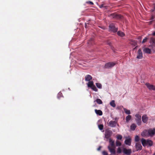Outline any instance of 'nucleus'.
<instances>
[{
  "mask_svg": "<svg viewBox=\"0 0 155 155\" xmlns=\"http://www.w3.org/2000/svg\"><path fill=\"white\" fill-rule=\"evenodd\" d=\"M117 63L115 62H110L106 63L104 66V68L106 69L111 68L115 65Z\"/></svg>",
  "mask_w": 155,
  "mask_h": 155,
  "instance_id": "nucleus-2",
  "label": "nucleus"
},
{
  "mask_svg": "<svg viewBox=\"0 0 155 155\" xmlns=\"http://www.w3.org/2000/svg\"><path fill=\"white\" fill-rule=\"evenodd\" d=\"M141 143L143 146H147V140H146L143 138H142L141 140Z\"/></svg>",
  "mask_w": 155,
  "mask_h": 155,
  "instance_id": "nucleus-20",
  "label": "nucleus"
},
{
  "mask_svg": "<svg viewBox=\"0 0 155 155\" xmlns=\"http://www.w3.org/2000/svg\"><path fill=\"white\" fill-rule=\"evenodd\" d=\"M136 127V125L134 124H132L130 127V129L134 130Z\"/></svg>",
  "mask_w": 155,
  "mask_h": 155,
  "instance_id": "nucleus-24",
  "label": "nucleus"
},
{
  "mask_svg": "<svg viewBox=\"0 0 155 155\" xmlns=\"http://www.w3.org/2000/svg\"><path fill=\"white\" fill-rule=\"evenodd\" d=\"M143 52L147 54H150L151 51L150 49L148 48H145L143 49Z\"/></svg>",
  "mask_w": 155,
  "mask_h": 155,
  "instance_id": "nucleus-17",
  "label": "nucleus"
},
{
  "mask_svg": "<svg viewBox=\"0 0 155 155\" xmlns=\"http://www.w3.org/2000/svg\"><path fill=\"white\" fill-rule=\"evenodd\" d=\"M131 138L130 137H128V138L125 141V143L126 145L130 146L131 144Z\"/></svg>",
  "mask_w": 155,
  "mask_h": 155,
  "instance_id": "nucleus-9",
  "label": "nucleus"
},
{
  "mask_svg": "<svg viewBox=\"0 0 155 155\" xmlns=\"http://www.w3.org/2000/svg\"><path fill=\"white\" fill-rule=\"evenodd\" d=\"M87 85L88 87L91 88L94 85L93 81H89L87 83Z\"/></svg>",
  "mask_w": 155,
  "mask_h": 155,
  "instance_id": "nucleus-23",
  "label": "nucleus"
},
{
  "mask_svg": "<svg viewBox=\"0 0 155 155\" xmlns=\"http://www.w3.org/2000/svg\"><path fill=\"white\" fill-rule=\"evenodd\" d=\"M137 47V46H136L134 48V50H135V49H136V48Z\"/></svg>",
  "mask_w": 155,
  "mask_h": 155,
  "instance_id": "nucleus-44",
  "label": "nucleus"
},
{
  "mask_svg": "<svg viewBox=\"0 0 155 155\" xmlns=\"http://www.w3.org/2000/svg\"><path fill=\"white\" fill-rule=\"evenodd\" d=\"M102 154L103 155H108L107 153L105 151L102 152Z\"/></svg>",
  "mask_w": 155,
  "mask_h": 155,
  "instance_id": "nucleus-38",
  "label": "nucleus"
},
{
  "mask_svg": "<svg viewBox=\"0 0 155 155\" xmlns=\"http://www.w3.org/2000/svg\"><path fill=\"white\" fill-rule=\"evenodd\" d=\"M110 30L114 32L117 31L118 28L115 26V24L114 23H112L110 24L109 26Z\"/></svg>",
  "mask_w": 155,
  "mask_h": 155,
  "instance_id": "nucleus-3",
  "label": "nucleus"
},
{
  "mask_svg": "<svg viewBox=\"0 0 155 155\" xmlns=\"http://www.w3.org/2000/svg\"><path fill=\"white\" fill-rule=\"evenodd\" d=\"M61 94H61V93L60 92V93H58V95H61Z\"/></svg>",
  "mask_w": 155,
  "mask_h": 155,
  "instance_id": "nucleus-45",
  "label": "nucleus"
},
{
  "mask_svg": "<svg viewBox=\"0 0 155 155\" xmlns=\"http://www.w3.org/2000/svg\"><path fill=\"white\" fill-rule=\"evenodd\" d=\"M95 101H96L97 103L99 104H101L103 103L102 101L99 98H97Z\"/></svg>",
  "mask_w": 155,
  "mask_h": 155,
  "instance_id": "nucleus-28",
  "label": "nucleus"
},
{
  "mask_svg": "<svg viewBox=\"0 0 155 155\" xmlns=\"http://www.w3.org/2000/svg\"><path fill=\"white\" fill-rule=\"evenodd\" d=\"M141 135L144 137H149L148 131L147 130H145L141 133Z\"/></svg>",
  "mask_w": 155,
  "mask_h": 155,
  "instance_id": "nucleus-15",
  "label": "nucleus"
},
{
  "mask_svg": "<svg viewBox=\"0 0 155 155\" xmlns=\"http://www.w3.org/2000/svg\"><path fill=\"white\" fill-rule=\"evenodd\" d=\"M148 38L147 37H145L144 38L142 41V43H144L147 41V40Z\"/></svg>",
  "mask_w": 155,
  "mask_h": 155,
  "instance_id": "nucleus-37",
  "label": "nucleus"
},
{
  "mask_svg": "<svg viewBox=\"0 0 155 155\" xmlns=\"http://www.w3.org/2000/svg\"><path fill=\"white\" fill-rule=\"evenodd\" d=\"M110 17L116 19L121 18L122 16L120 15H118L115 13H114L111 14L110 15Z\"/></svg>",
  "mask_w": 155,
  "mask_h": 155,
  "instance_id": "nucleus-6",
  "label": "nucleus"
},
{
  "mask_svg": "<svg viewBox=\"0 0 155 155\" xmlns=\"http://www.w3.org/2000/svg\"><path fill=\"white\" fill-rule=\"evenodd\" d=\"M153 143L152 141L150 140H147V145H148L151 146L153 145Z\"/></svg>",
  "mask_w": 155,
  "mask_h": 155,
  "instance_id": "nucleus-21",
  "label": "nucleus"
},
{
  "mask_svg": "<svg viewBox=\"0 0 155 155\" xmlns=\"http://www.w3.org/2000/svg\"><path fill=\"white\" fill-rule=\"evenodd\" d=\"M109 140V143H110V145L109 146H110V147L115 148V146L114 145V141H113L111 138H110Z\"/></svg>",
  "mask_w": 155,
  "mask_h": 155,
  "instance_id": "nucleus-16",
  "label": "nucleus"
},
{
  "mask_svg": "<svg viewBox=\"0 0 155 155\" xmlns=\"http://www.w3.org/2000/svg\"><path fill=\"white\" fill-rule=\"evenodd\" d=\"M122 138V137L121 135H118L117 136V138L118 139L121 140Z\"/></svg>",
  "mask_w": 155,
  "mask_h": 155,
  "instance_id": "nucleus-35",
  "label": "nucleus"
},
{
  "mask_svg": "<svg viewBox=\"0 0 155 155\" xmlns=\"http://www.w3.org/2000/svg\"><path fill=\"white\" fill-rule=\"evenodd\" d=\"M139 140V137L138 136H136L135 138V142H138Z\"/></svg>",
  "mask_w": 155,
  "mask_h": 155,
  "instance_id": "nucleus-33",
  "label": "nucleus"
},
{
  "mask_svg": "<svg viewBox=\"0 0 155 155\" xmlns=\"http://www.w3.org/2000/svg\"><path fill=\"white\" fill-rule=\"evenodd\" d=\"M91 88L93 90L95 91L96 92L97 91H98L97 89V88L94 85Z\"/></svg>",
  "mask_w": 155,
  "mask_h": 155,
  "instance_id": "nucleus-31",
  "label": "nucleus"
},
{
  "mask_svg": "<svg viewBox=\"0 0 155 155\" xmlns=\"http://www.w3.org/2000/svg\"><path fill=\"white\" fill-rule=\"evenodd\" d=\"M153 155H155V151L154 153L153 154Z\"/></svg>",
  "mask_w": 155,
  "mask_h": 155,
  "instance_id": "nucleus-47",
  "label": "nucleus"
},
{
  "mask_svg": "<svg viewBox=\"0 0 155 155\" xmlns=\"http://www.w3.org/2000/svg\"><path fill=\"white\" fill-rule=\"evenodd\" d=\"M110 105L113 107H115L116 106V104L115 103V101L114 100H112L110 103Z\"/></svg>",
  "mask_w": 155,
  "mask_h": 155,
  "instance_id": "nucleus-27",
  "label": "nucleus"
},
{
  "mask_svg": "<svg viewBox=\"0 0 155 155\" xmlns=\"http://www.w3.org/2000/svg\"><path fill=\"white\" fill-rule=\"evenodd\" d=\"M135 116L136 117V120L137 124L138 126L140 125L141 123V115L138 114H136Z\"/></svg>",
  "mask_w": 155,
  "mask_h": 155,
  "instance_id": "nucleus-4",
  "label": "nucleus"
},
{
  "mask_svg": "<svg viewBox=\"0 0 155 155\" xmlns=\"http://www.w3.org/2000/svg\"><path fill=\"white\" fill-rule=\"evenodd\" d=\"M85 79L86 81H89L92 79V77L90 75H87L85 77Z\"/></svg>",
  "mask_w": 155,
  "mask_h": 155,
  "instance_id": "nucleus-19",
  "label": "nucleus"
},
{
  "mask_svg": "<svg viewBox=\"0 0 155 155\" xmlns=\"http://www.w3.org/2000/svg\"><path fill=\"white\" fill-rule=\"evenodd\" d=\"M108 148L111 153L113 154H115V150L114 149L115 148L110 147V146H108Z\"/></svg>",
  "mask_w": 155,
  "mask_h": 155,
  "instance_id": "nucleus-13",
  "label": "nucleus"
},
{
  "mask_svg": "<svg viewBox=\"0 0 155 155\" xmlns=\"http://www.w3.org/2000/svg\"><path fill=\"white\" fill-rule=\"evenodd\" d=\"M148 135L149 136L153 137L155 134V128L153 129H150L148 131Z\"/></svg>",
  "mask_w": 155,
  "mask_h": 155,
  "instance_id": "nucleus-7",
  "label": "nucleus"
},
{
  "mask_svg": "<svg viewBox=\"0 0 155 155\" xmlns=\"http://www.w3.org/2000/svg\"><path fill=\"white\" fill-rule=\"evenodd\" d=\"M117 151L118 153H120L121 152V149L120 147H119L118 148L117 150Z\"/></svg>",
  "mask_w": 155,
  "mask_h": 155,
  "instance_id": "nucleus-39",
  "label": "nucleus"
},
{
  "mask_svg": "<svg viewBox=\"0 0 155 155\" xmlns=\"http://www.w3.org/2000/svg\"><path fill=\"white\" fill-rule=\"evenodd\" d=\"M148 119V118L146 115H143L142 116V120L144 123H147Z\"/></svg>",
  "mask_w": 155,
  "mask_h": 155,
  "instance_id": "nucleus-14",
  "label": "nucleus"
},
{
  "mask_svg": "<svg viewBox=\"0 0 155 155\" xmlns=\"http://www.w3.org/2000/svg\"><path fill=\"white\" fill-rule=\"evenodd\" d=\"M152 35L153 36H155V31L152 34Z\"/></svg>",
  "mask_w": 155,
  "mask_h": 155,
  "instance_id": "nucleus-43",
  "label": "nucleus"
},
{
  "mask_svg": "<svg viewBox=\"0 0 155 155\" xmlns=\"http://www.w3.org/2000/svg\"><path fill=\"white\" fill-rule=\"evenodd\" d=\"M96 85L98 88L100 89L101 88L102 85L101 84L99 83H96Z\"/></svg>",
  "mask_w": 155,
  "mask_h": 155,
  "instance_id": "nucleus-30",
  "label": "nucleus"
},
{
  "mask_svg": "<svg viewBox=\"0 0 155 155\" xmlns=\"http://www.w3.org/2000/svg\"><path fill=\"white\" fill-rule=\"evenodd\" d=\"M94 110L95 113L97 115H99V116H101L103 114L101 110L95 109Z\"/></svg>",
  "mask_w": 155,
  "mask_h": 155,
  "instance_id": "nucleus-18",
  "label": "nucleus"
},
{
  "mask_svg": "<svg viewBox=\"0 0 155 155\" xmlns=\"http://www.w3.org/2000/svg\"><path fill=\"white\" fill-rule=\"evenodd\" d=\"M117 34L118 35L121 37H123L125 36L124 33L120 31H118Z\"/></svg>",
  "mask_w": 155,
  "mask_h": 155,
  "instance_id": "nucleus-22",
  "label": "nucleus"
},
{
  "mask_svg": "<svg viewBox=\"0 0 155 155\" xmlns=\"http://www.w3.org/2000/svg\"><path fill=\"white\" fill-rule=\"evenodd\" d=\"M99 7L101 8H106L107 7V6H104V4H102L100 5Z\"/></svg>",
  "mask_w": 155,
  "mask_h": 155,
  "instance_id": "nucleus-36",
  "label": "nucleus"
},
{
  "mask_svg": "<svg viewBox=\"0 0 155 155\" xmlns=\"http://www.w3.org/2000/svg\"><path fill=\"white\" fill-rule=\"evenodd\" d=\"M116 144L117 146H120L121 145V143L120 141L117 140L116 142Z\"/></svg>",
  "mask_w": 155,
  "mask_h": 155,
  "instance_id": "nucleus-32",
  "label": "nucleus"
},
{
  "mask_svg": "<svg viewBox=\"0 0 155 155\" xmlns=\"http://www.w3.org/2000/svg\"><path fill=\"white\" fill-rule=\"evenodd\" d=\"M132 117L130 115H128L126 117V120L127 122H128L131 119Z\"/></svg>",
  "mask_w": 155,
  "mask_h": 155,
  "instance_id": "nucleus-25",
  "label": "nucleus"
},
{
  "mask_svg": "<svg viewBox=\"0 0 155 155\" xmlns=\"http://www.w3.org/2000/svg\"><path fill=\"white\" fill-rule=\"evenodd\" d=\"M112 134V132L111 130H105V137L107 139L109 138L111 136Z\"/></svg>",
  "mask_w": 155,
  "mask_h": 155,
  "instance_id": "nucleus-5",
  "label": "nucleus"
},
{
  "mask_svg": "<svg viewBox=\"0 0 155 155\" xmlns=\"http://www.w3.org/2000/svg\"><path fill=\"white\" fill-rule=\"evenodd\" d=\"M123 151L124 153L127 155H129L131 153V149H127L126 148H124L123 149Z\"/></svg>",
  "mask_w": 155,
  "mask_h": 155,
  "instance_id": "nucleus-12",
  "label": "nucleus"
},
{
  "mask_svg": "<svg viewBox=\"0 0 155 155\" xmlns=\"http://www.w3.org/2000/svg\"><path fill=\"white\" fill-rule=\"evenodd\" d=\"M154 8H155V7H154Z\"/></svg>",
  "mask_w": 155,
  "mask_h": 155,
  "instance_id": "nucleus-48",
  "label": "nucleus"
},
{
  "mask_svg": "<svg viewBox=\"0 0 155 155\" xmlns=\"http://www.w3.org/2000/svg\"><path fill=\"white\" fill-rule=\"evenodd\" d=\"M152 41L153 42V45H155V39L153 38L151 39Z\"/></svg>",
  "mask_w": 155,
  "mask_h": 155,
  "instance_id": "nucleus-40",
  "label": "nucleus"
},
{
  "mask_svg": "<svg viewBox=\"0 0 155 155\" xmlns=\"http://www.w3.org/2000/svg\"><path fill=\"white\" fill-rule=\"evenodd\" d=\"M103 127L104 126L102 124H100L98 125V128L99 129L101 130H103Z\"/></svg>",
  "mask_w": 155,
  "mask_h": 155,
  "instance_id": "nucleus-34",
  "label": "nucleus"
},
{
  "mask_svg": "<svg viewBox=\"0 0 155 155\" xmlns=\"http://www.w3.org/2000/svg\"><path fill=\"white\" fill-rule=\"evenodd\" d=\"M124 110L125 112L127 114H129L130 113V110H128L125 108H124Z\"/></svg>",
  "mask_w": 155,
  "mask_h": 155,
  "instance_id": "nucleus-29",
  "label": "nucleus"
},
{
  "mask_svg": "<svg viewBox=\"0 0 155 155\" xmlns=\"http://www.w3.org/2000/svg\"><path fill=\"white\" fill-rule=\"evenodd\" d=\"M130 43L132 45L135 46L137 45V43L134 40H131L130 42Z\"/></svg>",
  "mask_w": 155,
  "mask_h": 155,
  "instance_id": "nucleus-26",
  "label": "nucleus"
},
{
  "mask_svg": "<svg viewBox=\"0 0 155 155\" xmlns=\"http://www.w3.org/2000/svg\"><path fill=\"white\" fill-rule=\"evenodd\" d=\"M101 146L97 148V150H100L101 149Z\"/></svg>",
  "mask_w": 155,
  "mask_h": 155,
  "instance_id": "nucleus-42",
  "label": "nucleus"
},
{
  "mask_svg": "<svg viewBox=\"0 0 155 155\" xmlns=\"http://www.w3.org/2000/svg\"><path fill=\"white\" fill-rule=\"evenodd\" d=\"M142 147L140 143H137L135 145V148L137 151L140 150L142 149Z\"/></svg>",
  "mask_w": 155,
  "mask_h": 155,
  "instance_id": "nucleus-11",
  "label": "nucleus"
},
{
  "mask_svg": "<svg viewBox=\"0 0 155 155\" xmlns=\"http://www.w3.org/2000/svg\"><path fill=\"white\" fill-rule=\"evenodd\" d=\"M87 3H90V4H91V5H93L94 4L93 2H91V1H89V2H87Z\"/></svg>",
  "mask_w": 155,
  "mask_h": 155,
  "instance_id": "nucleus-41",
  "label": "nucleus"
},
{
  "mask_svg": "<svg viewBox=\"0 0 155 155\" xmlns=\"http://www.w3.org/2000/svg\"><path fill=\"white\" fill-rule=\"evenodd\" d=\"M118 119V118L115 117L114 119V121L111 120L109 122L108 126L112 127H116L117 124V121Z\"/></svg>",
  "mask_w": 155,
  "mask_h": 155,
  "instance_id": "nucleus-1",
  "label": "nucleus"
},
{
  "mask_svg": "<svg viewBox=\"0 0 155 155\" xmlns=\"http://www.w3.org/2000/svg\"><path fill=\"white\" fill-rule=\"evenodd\" d=\"M143 58V53L140 49H139L138 51V55L137 58L140 59Z\"/></svg>",
  "mask_w": 155,
  "mask_h": 155,
  "instance_id": "nucleus-8",
  "label": "nucleus"
},
{
  "mask_svg": "<svg viewBox=\"0 0 155 155\" xmlns=\"http://www.w3.org/2000/svg\"><path fill=\"white\" fill-rule=\"evenodd\" d=\"M146 85L150 90H155V86L150 84L148 83H147Z\"/></svg>",
  "mask_w": 155,
  "mask_h": 155,
  "instance_id": "nucleus-10",
  "label": "nucleus"
},
{
  "mask_svg": "<svg viewBox=\"0 0 155 155\" xmlns=\"http://www.w3.org/2000/svg\"><path fill=\"white\" fill-rule=\"evenodd\" d=\"M93 40V39L92 38H91V41H92Z\"/></svg>",
  "mask_w": 155,
  "mask_h": 155,
  "instance_id": "nucleus-46",
  "label": "nucleus"
}]
</instances>
